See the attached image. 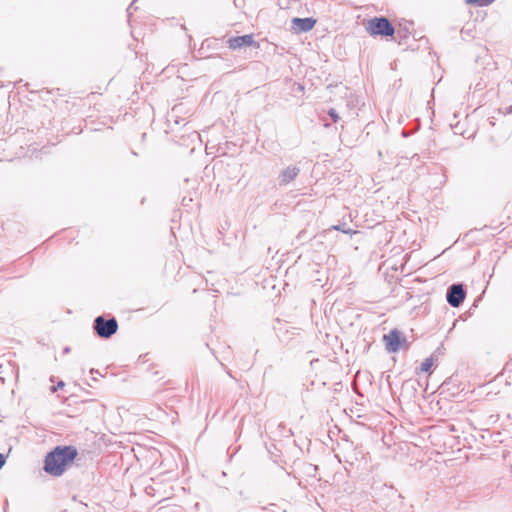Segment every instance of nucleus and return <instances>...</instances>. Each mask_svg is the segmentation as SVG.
<instances>
[{"instance_id":"423d86ee","label":"nucleus","mask_w":512,"mask_h":512,"mask_svg":"<svg viewBox=\"0 0 512 512\" xmlns=\"http://www.w3.org/2000/svg\"><path fill=\"white\" fill-rule=\"evenodd\" d=\"M291 28L296 33L308 32L313 29L316 20L312 17L307 18H293Z\"/></svg>"},{"instance_id":"f8f14e48","label":"nucleus","mask_w":512,"mask_h":512,"mask_svg":"<svg viewBox=\"0 0 512 512\" xmlns=\"http://www.w3.org/2000/svg\"><path fill=\"white\" fill-rule=\"evenodd\" d=\"M328 115L332 118L333 122H337L339 120V115L337 114L336 110L331 108L328 111Z\"/></svg>"},{"instance_id":"2eb2a0df","label":"nucleus","mask_w":512,"mask_h":512,"mask_svg":"<svg viewBox=\"0 0 512 512\" xmlns=\"http://www.w3.org/2000/svg\"><path fill=\"white\" fill-rule=\"evenodd\" d=\"M482 88H483V87L481 86V84H480V83H478V84L475 86V89H476V90H481Z\"/></svg>"},{"instance_id":"f257e3e1","label":"nucleus","mask_w":512,"mask_h":512,"mask_svg":"<svg viewBox=\"0 0 512 512\" xmlns=\"http://www.w3.org/2000/svg\"><path fill=\"white\" fill-rule=\"evenodd\" d=\"M77 454V449L73 446H57L45 457V472L55 477L61 476Z\"/></svg>"},{"instance_id":"dca6fc26","label":"nucleus","mask_w":512,"mask_h":512,"mask_svg":"<svg viewBox=\"0 0 512 512\" xmlns=\"http://www.w3.org/2000/svg\"><path fill=\"white\" fill-rule=\"evenodd\" d=\"M69 351H70V348H69V347H66V348L64 349V353H68Z\"/></svg>"},{"instance_id":"39448f33","label":"nucleus","mask_w":512,"mask_h":512,"mask_svg":"<svg viewBox=\"0 0 512 512\" xmlns=\"http://www.w3.org/2000/svg\"><path fill=\"white\" fill-rule=\"evenodd\" d=\"M466 297L462 284H452L446 294V300L452 307H459Z\"/></svg>"},{"instance_id":"ddd939ff","label":"nucleus","mask_w":512,"mask_h":512,"mask_svg":"<svg viewBox=\"0 0 512 512\" xmlns=\"http://www.w3.org/2000/svg\"><path fill=\"white\" fill-rule=\"evenodd\" d=\"M65 386V383L63 381H59L56 386H53L51 388L52 392H56L58 389H61Z\"/></svg>"},{"instance_id":"4468645a","label":"nucleus","mask_w":512,"mask_h":512,"mask_svg":"<svg viewBox=\"0 0 512 512\" xmlns=\"http://www.w3.org/2000/svg\"><path fill=\"white\" fill-rule=\"evenodd\" d=\"M5 463H6L5 456L2 453H0V469L5 465Z\"/></svg>"},{"instance_id":"7ed1b4c3","label":"nucleus","mask_w":512,"mask_h":512,"mask_svg":"<svg viewBox=\"0 0 512 512\" xmlns=\"http://www.w3.org/2000/svg\"><path fill=\"white\" fill-rule=\"evenodd\" d=\"M383 340L387 351L391 353H395L401 349H407L409 347L406 337L397 329H393L388 334H385L383 336Z\"/></svg>"},{"instance_id":"1a4fd4ad","label":"nucleus","mask_w":512,"mask_h":512,"mask_svg":"<svg viewBox=\"0 0 512 512\" xmlns=\"http://www.w3.org/2000/svg\"><path fill=\"white\" fill-rule=\"evenodd\" d=\"M432 366H433V358L428 357L421 363L420 371L425 372V373H430Z\"/></svg>"},{"instance_id":"0eeeda50","label":"nucleus","mask_w":512,"mask_h":512,"mask_svg":"<svg viewBox=\"0 0 512 512\" xmlns=\"http://www.w3.org/2000/svg\"><path fill=\"white\" fill-rule=\"evenodd\" d=\"M228 47L232 50H237L242 47L252 46L254 42V38L252 34L242 35L231 37L227 41Z\"/></svg>"},{"instance_id":"f03ea898","label":"nucleus","mask_w":512,"mask_h":512,"mask_svg":"<svg viewBox=\"0 0 512 512\" xmlns=\"http://www.w3.org/2000/svg\"><path fill=\"white\" fill-rule=\"evenodd\" d=\"M367 31L374 36H393L395 29L385 17H375L368 21Z\"/></svg>"},{"instance_id":"6e6552de","label":"nucleus","mask_w":512,"mask_h":512,"mask_svg":"<svg viewBox=\"0 0 512 512\" xmlns=\"http://www.w3.org/2000/svg\"><path fill=\"white\" fill-rule=\"evenodd\" d=\"M300 168L295 165H290L283 169L278 177L279 185L286 186L291 183L298 176Z\"/></svg>"},{"instance_id":"9d476101","label":"nucleus","mask_w":512,"mask_h":512,"mask_svg":"<svg viewBox=\"0 0 512 512\" xmlns=\"http://www.w3.org/2000/svg\"><path fill=\"white\" fill-rule=\"evenodd\" d=\"M495 0H466L468 4H475L479 7H484L490 5Z\"/></svg>"},{"instance_id":"20e7f679","label":"nucleus","mask_w":512,"mask_h":512,"mask_svg":"<svg viewBox=\"0 0 512 512\" xmlns=\"http://www.w3.org/2000/svg\"><path fill=\"white\" fill-rule=\"evenodd\" d=\"M117 329L118 323L115 318L105 319L103 316H98L94 320V330L100 338H110Z\"/></svg>"},{"instance_id":"9b49d317","label":"nucleus","mask_w":512,"mask_h":512,"mask_svg":"<svg viewBox=\"0 0 512 512\" xmlns=\"http://www.w3.org/2000/svg\"><path fill=\"white\" fill-rule=\"evenodd\" d=\"M334 230H337V231H341L345 234H351V233H355V231H352V229L350 228H346V224H342V225H335L332 227Z\"/></svg>"}]
</instances>
